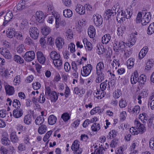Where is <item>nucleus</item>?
I'll return each mask as SVG.
<instances>
[{
	"label": "nucleus",
	"mask_w": 154,
	"mask_h": 154,
	"mask_svg": "<svg viewBox=\"0 0 154 154\" xmlns=\"http://www.w3.org/2000/svg\"><path fill=\"white\" fill-rule=\"evenodd\" d=\"M50 56L53 61L58 59L60 57V54L54 51H52L50 53Z\"/></svg>",
	"instance_id": "2f4dec72"
},
{
	"label": "nucleus",
	"mask_w": 154,
	"mask_h": 154,
	"mask_svg": "<svg viewBox=\"0 0 154 154\" xmlns=\"http://www.w3.org/2000/svg\"><path fill=\"white\" fill-rule=\"evenodd\" d=\"M79 141L75 140L73 142L71 146V149L73 151L74 154H81L82 151V148L79 147Z\"/></svg>",
	"instance_id": "7ed1b4c3"
},
{
	"label": "nucleus",
	"mask_w": 154,
	"mask_h": 154,
	"mask_svg": "<svg viewBox=\"0 0 154 154\" xmlns=\"http://www.w3.org/2000/svg\"><path fill=\"white\" fill-rule=\"evenodd\" d=\"M13 116L15 118H19L22 116L23 114V110L20 108L14 109L13 112Z\"/></svg>",
	"instance_id": "5701e85b"
},
{
	"label": "nucleus",
	"mask_w": 154,
	"mask_h": 154,
	"mask_svg": "<svg viewBox=\"0 0 154 154\" xmlns=\"http://www.w3.org/2000/svg\"><path fill=\"white\" fill-rule=\"evenodd\" d=\"M23 121L26 125H29L32 123V116L30 114H27L24 116Z\"/></svg>",
	"instance_id": "7c9ffc66"
},
{
	"label": "nucleus",
	"mask_w": 154,
	"mask_h": 154,
	"mask_svg": "<svg viewBox=\"0 0 154 154\" xmlns=\"http://www.w3.org/2000/svg\"><path fill=\"white\" fill-rule=\"evenodd\" d=\"M48 123L50 125H53L56 122L57 118L54 115H51L48 118Z\"/></svg>",
	"instance_id": "cd10ccee"
},
{
	"label": "nucleus",
	"mask_w": 154,
	"mask_h": 154,
	"mask_svg": "<svg viewBox=\"0 0 154 154\" xmlns=\"http://www.w3.org/2000/svg\"><path fill=\"white\" fill-rule=\"evenodd\" d=\"M140 106L138 105H136L133 107H130L128 108V111L134 115L138 114L140 111Z\"/></svg>",
	"instance_id": "412c9836"
},
{
	"label": "nucleus",
	"mask_w": 154,
	"mask_h": 154,
	"mask_svg": "<svg viewBox=\"0 0 154 154\" xmlns=\"http://www.w3.org/2000/svg\"><path fill=\"white\" fill-rule=\"evenodd\" d=\"M71 65L72 70V75L75 78H77L79 75V72L78 70L77 65L76 63V62L74 61H72Z\"/></svg>",
	"instance_id": "2eb2a0df"
},
{
	"label": "nucleus",
	"mask_w": 154,
	"mask_h": 154,
	"mask_svg": "<svg viewBox=\"0 0 154 154\" xmlns=\"http://www.w3.org/2000/svg\"><path fill=\"white\" fill-rule=\"evenodd\" d=\"M142 17V12H139L136 17V23H141V19Z\"/></svg>",
	"instance_id": "69168bd1"
},
{
	"label": "nucleus",
	"mask_w": 154,
	"mask_h": 154,
	"mask_svg": "<svg viewBox=\"0 0 154 154\" xmlns=\"http://www.w3.org/2000/svg\"><path fill=\"white\" fill-rule=\"evenodd\" d=\"M119 104L120 107L123 108L127 106V103L125 100L122 98L120 100Z\"/></svg>",
	"instance_id": "774afa93"
},
{
	"label": "nucleus",
	"mask_w": 154,
	"mask_h": 154,
	"mask_svg": "<svg viewBox=\"0 0 154 154\" xmlns=\"http://www.w3.org/2000/svg\"><path fill=\"white\" fill-rule=\"evenodd\" d=\"M15 29L14 28L8 29L6 31V35L9 38H12L14 36L15 34Z\"/></svg>",
	"instance_id": "c9c22d12"
},
{
	"label": "nucleus",
	"mask_w": 154,
	"mask_h": 154,
	"mask_svg": "<svg viewBox=\"0 0 154 154\" xmlns=\"http://www.w3.org/2000/svg\"><path fill=\"white\" fill-rule=\"evenodd\" d=\"M36 56L38 61L40 64H44L46 61V57L42 52L38 51L36 53Z\"/></svg>",
	"instance_id": "4468645a"
},
{
	"label": "nucleus",
	"mask_w": 154,
	"mask_h": 154,
	"mask_svg": "<svg viewBox=\"0 0 154 154\" xmlns=\"http://www.w3.org/2000/svg\"><path fill=\"white\" fill-rule=\"evenodd\" d=\"M105 151V149L98 148L94 150V154H103Z\"/></svg>",
	"instance_id": "680f3d73"
},
{
	"label": "nucleus",
	"mask_w": 154,
	"mask_h": 154,
	"mask_svg": "<svg viewBox=\"0 0 154 154\" xmlns=\"http://www.w3.org/2000/svg\"><path fill=\"white\" fill-rule=\"evenodd\" d=\"M47 127L45 125H41L38 128V133L41 134H44L47 131Z\"/></svg>",
	"instance_id": "ea45409f"
},
{
	"label": "nucleus",
	"mask_w": 154,
	"mask_h": 154,
	"mask_svg": "<svg viewBox=\"0 0 154 154\" xmlns=\"http://www.w3.org/2000/svg\"><path fill=\"white\" fill-rule=\"evenodd\" d=\"M117 132L115 130H112L108 133L107 138L109 139H112L114 138L116 136Z\"/></svg>",
	"instance_id": "de8ad7c7"
},
{
	"label": "nucleus",
	"mask_w": 154,
	"mask_h": 154,
	"mask_svg": "<svg viewBox=\"0 0 154 154\" xmlns=\"http://www.w3.org/2000/svg\"><path fill=\"white\" fill-rule=\"evenodd\" d=\"M14 84L15 85H18L20 82V75H16L13 80Z\"/></svg>",
	"instance_id": "bf43d9fd"
},
{
	"label": "nucleus",
	"mask_w": 154,
	"mask_h": 154,
	"mask_svg": "<svg viewBox=\"0 0 154 154\" xmlns=\"http://www.w3.org/2000/svg\"><path fill=\"white\" fill-rule=\"evenodd\" d=\"M32 86L34 89L37 90L41 88V85L38 82H35L32 83Z\"/></svg>",
	"instance_id": "052dcab7"
},
{
	"label": "nucleus",
	"mask_w": 154,
	"mask_h": 154,
	"mask_svg": "<svg viewBox=\"0 0 154 154\" xmlns=\"http://www.w3.org/2000/svg\"><path fill=\"white\" fill-rule=\"evenodd\" d=\"M45 100V97L44 93H42L39 97L38 101L41 103H44Z\"/></svg>",
	"instance_id": "13d9d810"
},
{
	"label": "nucleus",
	"mask_w": 154,
	"mask_h": 154,
	"mask_svg": "<svg viewBox=\"0 0 154 154\" xmlns=\"http://www.w3.org/2000/svg\"><path fill=\"white\" fill-rule=\"evenodd\" d=\"M100 126L99 123H94L92 125L91 129L92 131H97L100 129Z\"/></svg>",
	"instance_id": "37998d69"
},
{
	"label": "nucleus",
	"mask_w": 154,
	"mask_h": 154,
	"mask_svg": "<svg viewBox=\"0 0 154 154\" xmlns=\"http://www.w3.org/2000/svg\"><path fill=\"white\" fill-rule=\"evenodd\" d=\"M134 123L135 126L137 127L138 133H140L142 134L146 131V128L139 121L136 120L134 121Z\"/></svg>",
	"instance_id": "9d476101"
},
{
	"label": "nucleus",
	"mask_w": 154,
	"mask_h": 154,
	"mask_svg": "<svg viewBox=\"0 0 154 154\" xmlns=\"http://www.w3.org/2000/svg\"><path fill=\"white\" fill-rule=\"evenodd\" d=\"M61 118L64 122H67L70 118V116L68 112H65L63 113L61 116Z\"/></svg>",
	"instance_id": "09e8293b"
},
{
	"label": "nucleus",
	"mask_w": 154,
	"mask_h": 154,
	"mask_svg": "<svg viewBox=\"0 0 154 154\" xmlns=\"http://www.w3.org/2000/svg\"><path fill=\"white\" fill-rule=\"evenodd\" d=\"M92 69V66L91 64H88L85 66L82 67L81 70V73L83 76H87L91 73Z\"/></svg>",
	"instance_id": "423d86ee"
},
{
	"label": "nucleus",
	"mask_w": 154,
	"mask_h": 154,
	"mask_svg": "<svg viewBox=\"0 0 154 154\" xmlns=\"http://www.w3.org/2000/svg\"><path fill=\"white\" fill-rule=\"evenodd\" d=\"M147 34L151 35L154 33V22L151 23L147 30Z\"/></svg>",
	"instance_id": "c03bdc74"
},
{
	"label": "nucleus",
	"mask_w": 154,
	"mask_h": 154,
	"mask_svg": "<svg viewBox=\"0 0 154 154\" xmlns=\"http://www.w3.org/2000/svg\"><path fill=\"white\" fill-rule=\"evenodd\" d=\"M92 19L95 25L97 26H100L103 22V18L100 15L96 14L94 15Z\"/></svg>",
	"instance_id": "6e6552de"
},
{
	"label": "nucleus",
	"mask_w": 154,
	"mask_h": 154,
	"mask_svg": "<svg viewBox=\"0 0 154 154\" xmlns=\"http://www.w3.org/2000/svg\"><path fill=\"white\" fill-rule=\"evenodd\" d=\"M14 37L19 40H22L23 39L22 33L20 32H15Z\"/></svg>",
	"instance_id": "6e6d98bb"
},
{
	"label": "nucleus",
	"mask_w": 154,
	"mask_h": 154,
	"mask_svg": "<svg viewBox=\"0 0 154 154\" xmlns=\"http://www.w3.org/2000/svg\"><path fill=\"white\" fill-rule=\"evenodd\" d=\"M5 90L6 93L9 95H12L14 93L15 91L14 87L9 85L6 86Z\"/></svg>",
	"instance_id": "c85d7f7f"
},
{
	"label": "nucleus",
	"mask_w": 154,
	"mask_h": 154,
	"mask_svg": "<svg viewBox=\"0 0 154 154\" xmlns=\"http://www.w3.org/2000/svg\"><path fill=\"white\" fill-rule=\"evenodd\" d=\"M45 95L46 97L51 94L53 91H51V88L49 86H45Z\"/></svg>",
	"instance_id": "4d7b16f0"
},
{
	"label": "nucleus",
	"mask_w": 154,
	"mask_h": 154,
	"mask_svg": "<svg viewBox=\"0 0 154 154\" xmlns=\"http://www.w3.org/2000/svg\"><path fill=\"white\" fill-rule=\"evenodd\" d=\"M96 72H103L104 69V65L103 62H100L96 65Z\"/></svg>",
	"instance_id": "c756f323"
},
{
	"label": "nucleus",
	"mask_w": 154,
	"mask_h": 154,
	"mask_svg": "<svg viewBox=\"0 0 154 154\" xmlns=\"http://www.w3.org/2000/svg\"><path fill=\"white\" fill-rule=\"evenodd\" d=\"M75 10L77 13L81 15L84 14L85 12V7L80 4H78L76 6Z\"/></svg>",
	"instance_id": "6ab92c4d"
},
{
	"label": "nucleus",
	"mask_w": 154,
	"mask_h": 154,
	"mask_svg": "<svg viewBox=\"0 0 154 154\" xmlns=\"http://www.w3.org/2000/svg\"><path fill=\"white\" fill-rule=\"evenodd\" d=\"M64 41L63 38L60 37H58L55 39V45L58 50L63 48V46L64 44Z\"/></svg>",
	"instance_id": "dca6fc26"
},
{
	"label": "nucleus",
	"mask_w": 154,
	"mask_h": 154,
	"mask_svg": "<svg viewBox=\"0 0 154 154\" xmlns=\"http://www.w3.org/2000/svg\"><path fill=\"white\" fill-rule=\"evenodd\" d=\"M17 149L20 152L24 151L26 150V147L25 145L23 143H20L19 144Z\"/></svg>",
	"instance_id": "0e129e2a"
},
{
	"label": "nucleus",
	"mask_w": 154,
	"mask_h": 154,
	"mask_svg": "<svg viewBox=\"0 0 154 154\" xmlns=\"http://www.w3.org/2000/svg\"><path fill=\"white\" fill-rule=\"evenodd\" d=\"M13 17L12 12L11 11H9L6 14L5 16V20L10 21Z\"/></svg>",
	"instance_id": "864d4df0"
},
{
	"label": "nucleus",
	"mask_w": 154,
	"mask_h": 154,
	"mask_svg": "<svg viewBox=\"0 0 154 154\" xmlns=\"http://www.w3.org/2000/svg\"><path fill=\"white\" fill-rule=\"evenodd\" d=\"M107 80H106L105 81H104L102 82L100 85V87L101 90L102 91H104L107 87Z\"/></svg>",
	"instance_id": "338daca9"
},
{
	"label": "nucleus",
	"mask_w": 154,
	"mask_h": 154,
	"mask_svg": "<svg viewBox=\"0 0 154 154\" xmlns=\"http://www.w3.org/2000/svg\"><path fill=\"white\" fill-rule=\"evenodd\" d=\"M134 59L133 58L129 59L126 62V64L128 69H131L134 65Z\"/></svg>",
	"instance_id": "4c0bfd02"
},
{
	"label": "nucleus",
	"mask_w": 154,
	"mask_h": 154,
	"mask_svg": "<svg viewBox=\"0 0 154 154\" xmlns=\"http://www.w3.org/2000/svg\"><path fill=\"white\" fill-rule=\"evenodd\" d=\"M127 14L125 11L121 10L118 13L116 17L117 21L119 23H121L125 21L126 18Z\"/></svg>",
	"instance_id": "39448f33"
},
{
	"label": "nucleus",
	"mask_w": 154,
	"mask_h": 154,
	"mask_svg": "<svg viewBox=\"0 0 154 154\" xmlns=\"http://www.w3.org/2000/svg\"><path fill=\"white\" fill-rule=\"evenodd\" d=\"M23 57L26 61L30 62L35 59V54L33 51H27L23 56Z\"/></svg>",
	"instance_id": "20e7f679"
},
{
	"label": "nucleus",
	"mask_w": 154,
	"mask_h": 154,
	"mask_svg": "<svg viewBox=\"0 0 154 154\" xmlns=\"http://www.w3.org/2000/svg\"><path fill=\"white\" fill-rule=\"evenodd\" d=\"M10 137L11 142L14 144L18 143L19 141V139L15 131H12L10 135Z\"/></svg>",
	"instance_id": "f3484780"
},
{
	"label": "nucleus",
	"mask_w": 154,
	"mask_h": 154,
	"mask_svg": "<svg viewBox=\"0 0 154 154\" xmlns=\"http://www.w3.org/2000/svg\"><path fill=\"white\" fill-rule=\"evenodd\" d=\"M35 17L36 20L39 23L42 22L45 17L44 14L41 11H37L35 14Z\"/></svg>",
	"instance_id": "ddd939ff"
},
{
	"label": "nucleus",
	"mask_w": 154,
	"mask_h": 154,
	"mask_svg": "<svg viewBox=\"0 0 154 154\" xmlns=\"http://www.w3.org/2000/svg\"><path fill=\"white\" fill-rule=\"evenodd\" d=\"M1 142L2 144L5 146L9 145L10 143V140L6 137H3L1 139Z\"/></svg>",
	"instance_id": "3c124183"
},
{
	"label": "nucleus",
	"mask_w": 154,
	"mask_h": 154,
	"mask_svg": "<svg viewBox=\"0 0 154 154\" xmlns=\"http://www.w3.org/2000/svg\"><path fill=\"white\" fill-rule=\"evenodd\" d=\"M139 119L143 123L145 122V121L148 119L147 114L145 113H143L139 116Z\"/></svg>",
	"instance_id": "8fccbe9b"
},
{
	"label": "nucleus",
	"mask_w": 154,
	"mask_h": 154,
	"mask_svg": "<svg viewBox=\"0 0 154 154\" xmlns=\"http://www.w3.org/2000/svg\"><path fill=\"white\" fill-rule=\"evenodd\" d=\"M13 106L17 109L20 108L21 105L20 103L19 100L14 99L12 102Z\"/></svg>",
	"instance_id": "5fc2aeb1"
},
{
	"label": "nucleus",
	"mask_w": 154,
	"mask_h": 154,
	"mask_svg": "<svg viewBox=\"0 0 154 154\" xmlns=\"http://www.w3.org/2000/svg\"><path fill=\"white\" fill-rule=\"evenodd\" d=\"M129 131L133 135H137L138 134L137 129L136 126L131 128Z\"/></svg>",
	"instance_id": "e2e57ef3"
},
{
	"label": "nucleus",
	"mask_w": 154,
	"mask_h": 154,
	"mask_svg": "<svg viewBox=\"0 0 154 154\" xmlns=\"http://www.w3.org/2000/svg\"><path fill=\"white\" fill-rule=\"evenodd\" d=\"M82 41L85 47L87 50L91 51L92 50L93 48L92 44L91 42L88 41L87 38H83Z\"/></svg>",
	"instance_id": "a878e982"
},
{
	"label": "nucleus",
	"mask_w": 154,
	"mask_h": 154,
	"mask_svg": "<svg viewBox=\"0 0 154 154\" xmlns=\"http://www.w3.org/2000/svg\"><path fill=\"white\" fill-rule=\"evenodd\" d=\"M96 94L97 95L96 98L97 99H99L100 98V99H101L105 96L106 92L104 91H102V90L97 91V92L96 93Z\"/></svg>",
	"instance_id": "a18cd8bd"
},
{
	"label": "nucleus",
	"mask_w": 154,
	"mask_h": 154,
	"mask_svg": "<svg viewBox=\"0 0 154 154\" xmlns=\"http://www.w3.org/2000/svg\"><path fill=\"white\" fill-rule=\"evenodd\" d=\"M111 39V37L109 34H106L104 35L102 38V42L103 44H106L108 43Z\"/></svg>",
	"instance_id": "473e14b6"
},
{
	"label": "nucleus",
	"mask_w": 154,
	"mask_h": 154,
	"mask_svg": "<svg viewBox=\"0 0 154 154\" xmlns=\"http://www.w3.org/2000/svg\"><path fill=\"white\" fill-rule=\"evenodd\" d=\"M55 20V27L57 29L60 28V26L63 27L66 25L65 20L60 18V15L57 13L54 14Z\"/></svg>",
	"instance_id": "f03ea898"
},
{
	"label": "nucleus",
	"mask_w": 154,
	"mask_h": 154,
	"mask_svg": "<svg viewBox=\"0 0 154 154\" xmlns=\"http://www.w3.org/2000/svg\"><path fill=\"white\" fill-rule=\"evenodd\" d=\"M151 18L150 12H148L145 13L141 19V24L143 26L146 25L149 23Z\"/></svg>",
	"instance_id": "1a4fd4ad"
},
{
	"label": "nucleus",
	"mask_w": 154,
	"mask_h": 154,
	"mask_svg": "<svg viewBox=\"0 0 154 154\" xmlns=\"http://www.w3.org/2000/svg\"><path fill=\"white\" fill-rule=\"evenodd\" d=\"M27 1V0H23L20 1L17 5V9L18 10H21L25 7V2Z\"/></svg>",
	"instance_id": "e433bc0d"
},
{
	"label": "nucleus",
	"mask_w": 154,
	"mask_h": 154,
	"mask_svg": "<svg viewBox=\"0 0 154 154\" xmlns=\"http://www.w3.org/2000/svg\"><path fill=\"white\" fill-rule=\"evenodd\" d=\"M29 32L30 36L33 39L35 40L38 38L39 31L36 27H31L29 29Z\"/></svg>",
	"instance_id": "0eeeda50"
},
{
	"label": "nucleus",
	"mask_w": 154,
	"mask_h": 154,
	"mask_svg": "<svg viewBox=\"0 0 154 154\" xmlns=\"http://www.w3.org/2000/svg\"><path fill=\"white\" fill-rule=\"evenodd\" d=\"M51 29L49 27L47 26H45L42 27V33L44 35H48L51 32Z\"/></svg>",
	"instance_id": "72a5a7b5"
},
{
	"label": "nucleus",
	"mask_w": 154,
	"mask_h": 154,
	"mask_svg": "<svg viewBox=\"0 0 154 154\" xmlns=\"http://www.w3.org/2000/svg\"><path fill=\"white\" fill-rule=\"evenodd\" d=\"M113 48L115 52H122L125 49V43L122 41H115Z\"/></svg>",
	"instance_id": "f257e3e1"
},
{
	"label": "nucleus",
	"mask_w": 154,
	"mask_h": 154,
	"mask_svg": "<svg viewBox=\"0 0 154 154\" xmlns=\"http://www.w3.org/2000/svg\"><path fill=\"white\" fill-rule=\"evenodd\" d=\"M58 96L57 93L54 91H53L51 94L47 97V99H50L51 101L55 102L57 100Z\"/></svg>",
	"instance_id": "b1692460"
},
{
	"label": "nucleus",
	"mask_w": 154,
	"mask_h": 154,
	"mask_svg": "<svg viewBox=\"0 0 154 154\" xmlns=\"http://www.w3.org/2000/svg\"><path fill=\"white\" fill-rule=\"evenodd\" d=\"M0 53L6 59H10L12 57V54L7 48L2 47L0 48Z\"/></svg>",
	"instance_id": "9b49d317"
},
{
	"label": "nucleus",
	"mask_w": 154,
	"mask_h": 154,
	"mask_svg": "<svg viewBox=\"0 0 154 154\" xmlns=\"http://www.w3.org/2000/svg\"><path fill=\"white\" fill-rule=\"evenodd\" d=\"M14 60L15 62L20 64L23 63L24 62L23 59L18 55H15Z\"/></svg>",
	"instance_id": "79ce46f5"
},
{
	"label": "nucleus",
	"mask_w": 154,
	"mask_h": 154,
	"mask_svg": "<svg viewBox=\"0 0 154 154\" xmlns=\"http://www.w3.org/2000/svg\"><path fill=\"white\" fill-rule=\"evenodd\" d=\"M148 50L147 47L145 46L143 47L139 53L138 55L139 59L141 60L145 56L148 52Z\"/></svg>",
	"instance_id": "bb28decb"
},
{
	"label": "nucleus",
	"mask_w": 154,
	"mask_h": 154,
	"mask_svg": "<svg viewBox=\"0 0 154 154\" xmlns=\"http://www.w3.org/2000/svg\"><path fill=\"white\" fill-rule=\"evenodd\" d=\"M138 74L137 71H134L131 77V82L132 84H135L139 80Z\"/></svg>",
	"instance_id": "a211bd4d"
},
{
	"label": "nucleus",
	"mask_w": 154,
	"mask_h": 154,
	"mask_svg": "<svg viewBox=\"0 0 154 154\" xmlns=\"http://www.w3.org/2000/svg\"><path fill=\"white\" fill-rule=\"evenodd\" d=\"M44 121V117L42 116H39L36 118L35 121V123L37 125H40L42 124Z\"/></svg>",
	"instance_id": "a19ab883"
},
{
	"label": "nucleus",
	"mask_w": 154,
	"mask_h": 154,
	"mask_svg": "<svg viewBox=\"0 0 154 154\" xmlns=\"http://www.w3.org/2000/svg\"><path fill=\"white\" fill-rule=\"evenodd\" d=\"M23 141L25 145L28 146L31 145L30 138L29 135L27 134L25 135L23 137Z\"/></svg>",
	"instance_id": "49530a36"
},
{
	"label": "nucleus",
	"mask_w": 154,
	"mask_h": 154,
	"mask_svg": "<svg viewBox=\"0 0 154 154\" xmlns=\"http://www.w3.org/2000/svg\"><path fill=\"white\" fill-rule=\"evenodd\" d=\"M88 33L89 36L91 38H93L95 37V29L93 26L91 25L89 26L88 29Z\"/></svg>",
	"instance_id": "4be33fe9"
},
{
	"label": "nucleus",
	"mask_w": 154,
	"mask_h": 154,
	"mask_svg": "<svg viewBox=\"0 0 154 154\" xmlns=\"http://www.w3.org/2000/svg\"><path fill=\"white\" fill-rule=\"evenodd\" d=\"M136 40L137 37L134 34H131L128 43V46L129 48L131 47L134 45Z\"/></svg>",
	"instance_id": "aec40b11"
},
{
	"label": "nucleus",
	"mask_w": 154,
	"mask_h": 154,
	"mask_svg": "<svg viewBox=\"0 0 154 154\" xmlns=\"http://www.w3.org/2000/svg\"><path fill=\"white\" fill-rule=\"evenodd\" d=\"M97 76L95 79L96 83H99L104 80L105 75L103 72H96Z\"/></svg>",
	"instance_id": "393cba45"
},
{
	"label": "nucleus",
	"mask_w": 154,
	"mask_h": 154,
	"mask_svg": "<svg viewBox=\"0 0 154 154\" xmlns=\"http://www.w3.org/2000/svg\"><path fill=\"white\" fill-rule=\"evenodd\" d=\"M125 28L124 26H120L118 27L117 29L118 35L119 36H122L125 32Z\"/></svg>",
	"instance_id": "603ef678"
},
{
	"label": "nucleus",
	"mask_w": 154,
	"mask_h": 154,
	"mask_svg": "<svg viewBox=\"0 0 154 154\" xmlns=\"http://www.w3.org/2000/svg\"><path fill=\"white\" fill-rule=\"evenodd\" d=\"M53 62L54 66L57 67V69H60L61 66L63 63L62 60L60 58L54 60Z\"/></svg>",
	"instance_id": "f704fd0d"
},
{
	"label": "nucleus",
	"mask_w": 154,
	"mask_h": 154,
	"mask_svg": "<svg viewBox=\"0 0 154 154\" xmlns=\"http://www.w3.org/2000/svg\"><path fill=\"white\" fill-rule=\"evenodd\" d=\"M117 7L116 5H114L111 9H108L106 11L105 13L108 18L110 17L111 16L115 15L116 14V11L118 12V8H117Z\"/></svg>",
	"instance_id": "f8f14e48"
},
{
	"label": "nucleus",
	"mask_w": 154,
	"mask_h": 154,
	"mask_svg": "<svg viewBox=\"0 0 154 154\" xmlns=\"http://www.w3.org/2000/svg\"><path fill=\"white\" fill-rule=\"evenodd\" d=\"M63 15L66 17L70 18L73 14L72 11L69 9H66L63 10Z\"/></svg>",
	"instance_id": "58836bf2"
}]
</instances>
